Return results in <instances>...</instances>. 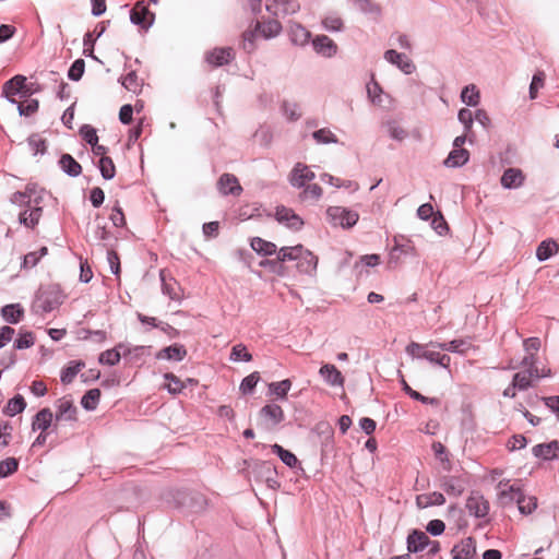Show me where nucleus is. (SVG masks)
Returning <instances> with one entry per match:
<instances>
[{"instance_id": "obj_1", "label": "nucleus", "mask_w": 559, "mask_h": 559, "mask_svg": "<svg viewBox=\"0 0 559 559\" xmlns=\"http://www.w3.org/2000/svg\"><path fill=\"white\" fill-rule=\"evenodd\" d=\"M287 261H296V266L301 273H312L316 271L318 265V258L308 249L301 245L293 247H282L278 250L276 259L263 260L260 262V266L270 267L276 271L280 275L284 274V267L281 263Z\"/></svg>"}, {"instance_id": "obj_2", "label": "nucleus", "mask_w": 559, "mask_h": 559, "mask_svg": "<svg viewBox=\"0 0 559 559\" xmlns=\"http://www.w3.org/2000/svg\"><path fill=\"white\" fill-rule=\"evenodd\" d=\"M55 428L61 423H72L78 419V407L71 396H62L55 403Z\"/></svg>"}, {"instance_id": "obj_3", "label": "nucleus", "mask_w": 559, "mask_h": 559, "mask_svg": "<svg viewBox=\"0 0 559 559\" xmlns=\"http://www.w3.org/2000/svg\"><path fill=\"white\" fill-rule=\"evenodd\" d=\"M326 215L332 225L343 228L353 227L359 218L357 212L342 206H330L326 211Z\"/></svg>"}, {"instance_id": "obj_4", "label": "nucleus", "mask_w": 559, "mask_h": 559, "mask_svg": "<svg viewBox=\"0 0 559 559\" xmlns=\"http://www.w3.org/2000/svg\"><path fill=\"white\" fill-rule=\"evenodd\" d=\"M476 555V540L466 537L455 544L451 550L452 559H473Z\"/></svg>"}, {"instance_id": "obj_5", "label": "nucleus", "mask_w": 559, "mask_h": 559, "mask_svg": "<svg viewBox=\"0 0 559 559\" xmlns=\"http://www.w3.org/2000/svg\"><path fill=\"white\" fill-rule=\"evenodd\" d=\"M130 19L134 24L147 28L153 23L154 14L143 1H139L131 10Z\"/></svg>"}, {"instance_id": "obj_6", "label": "nucleus", "mask_w": 559, "mask_h": 559, "mask_svg": "<svg viewBox=\"0 0 559 559\" xmlns=\"http://www.w3.org/2000/svg\"><path fill=\"white\" fill-rule=\"evenodd\" d=\"M298 9L295 0H266V10L275 16L292 14Z\"/></svg>"}, {"instance_id": "obj_7", "label": "nucleus", "mask_w": 559, "mask_h": 559, "mask_svg": "<svg viewBox=\"0 0 559 559\" xmlns=\"http://www.w3.org/2000/svg\"><path fill=\"white\" fill-rule=\"evenodd\" d=\"M276 219L287 227L298 230L302 227L304 221L292 210L285 206L276 207Z\"/></svg>"}, {"instance_id": "obj_8", "label": "nucleus", "mask_w": 559, "mask_h": 559, "mask_svg": "<svg viewBox=\"0 0 559 559\" xmlns=\"http://www.w3.org/2000/svg\"><path fill=\"white\" fill-rule=\"evenodd\" d=\"M26 78L23 75H15L11 80L7 81L2 87L3 95L11 100L12 103H17L14 98L15 95L23 93L26 94L27 92H24Z\"/></svg>"}, {"instance_id": "obj_9", "label": "nucleus", "mask_w": 559, "mask_h": 559, "mask_svg": "<svg viewBox=\"0 0 559 559\" xmlns=\"http://www.w3.org/2000/svg\"><path fill=\"white\" fill-rule=\"evenodd\" d=\"M466 509L476 518H485L489 512V502L480 495H472L466 500Z\"/></svg>"}, {"instance_id": "obj_10", "label": "nucleus", "mask_w": 559, "mask_h": 559, "mask_svg": "<svg viewBox=\"0 0 559 559\" xmlns=\"http://www.w3.org/2000/svg\"><path fill=\"white\" fill-rule=\"evenodd\" d=\"M313 178L314 173L307 165L298 163L292 170L290 183L294 187L301 188Z\"/></svg>"}, {"instance_id": "obj_11", "label": "nucleus", "mask_w": 559, "mask_h": 559, "mask_svg": "<svg viewBox=\"0 0 559 559\" xmlns=\"http://www.w3.org/2000/svg\"><path fill=\"white\" fill-rule=\"evenodd\" d=\"M234 50L231 48H215L206 53V61L213 67H221L229 63L234 59Z\"/></svg>"}, {"instance_id": "obj_12", "label": "nucleus", "mask_w": 559, "mask_h": 559, "mask_svg": "<svg viewBox=\"0 0 559 559\" xmlns=\"http://www.w3.org/2000/svg\"><path fill=\"white\" fill-rule=\"evenodd\" d=\"M429 536L419 530H413L407 536L408 552H419L429 545Z\"/></svg>"}, {"instance_id": "obj_13", "label": "nucleus", "mask_w": 559, "mask_h": 559, "mask_svg": "<svg viewBox=\"0 0 559 559\" xmlns=\"http://www.w3.org/2000/svg\"><path fill=\"white\" fill-rule=\"evenodd\" d=\"M384 58L392 64H395L404 73L411 74L415 70L414 63L403 53L390 49L384 53Z\"/></svg>"}, {"instance_id": "obj_14", "label": "nucleus", "mask_w": 559, "mask_h": 559, "mask_svg": "<svg viewBox=\"0 0 559 559\" xmlns=\"http://www.w3.org/2000/svg\"><path fill=\"white\" fill-rule=\"evenodd\" d=\"M217 185L223 194L239 195L242 192V187L237 177L231 174L222 175Z\"/></svg>"}, {"instance_id": "obj_15", "label": "nucleus", "mask_w": 559, "mask_h": 559, "mask_svg": "<svg viewBox=\"0 0 559 559\" xmlns=\"http://www.w3.org/2000/svg\"><path fill=\"white\" fill-rule=\"evenodd\" d=\"M319 373L325 380V382L332 386H343L344 384V377L334 365H323L320 368Z\"/></svg>"}, {"instance_id": "obj_16", "label": "nucleus", "mask_w": 559, "mask_h": 559, "mask_svg": "<svg viewBox=\"0 0 559 559\" xmlns=\"http://www.w3.org/2000/svg\"><path fill=\"white\" fill-rule=\"evenodd\" d=\"M260 416L272 426H275L284 420V411L277 404H267L260 411Z\"/></svg>"}, {"instance_id": "obj_17", "label": "nucleus", "mask_w": 559, "mask_h": 559, "mask_svg": "<svg viewBox=\"0 0 559 559\" xmlns=\"http://www.w3.org/2000/svg\"><path fill=\"white\" fill-rule=\"evenodd\" d=\"M312 45L314 50L324 57H332L337 51L336 44L325 35L318 36L313 39Z\"/></svg>"}, {"instance_id": "obj_18", "label": "nucleus", "mask_w": 559, "mask_h": 559, "mask_svg": "<svg viewBox=\"0 0 559 559\" xmlns=\"http://www.w3.org/2000/svg\"><path fill=\"white\" fill-rule=\"evenodd\" d=\"M533 454L544 460L559 459V443L551 441L545 444H537L533 448Z\"/></svg>"}, {"instance_id": "obj_19", "label": "nucleus", "mask_w": 559, "mask_h": 559, "mask_svg": "<svg viewBox=\"0 0 559 559\" xmlns=\"http://www.w3.org/2000/svg\"><path fill=\"white\" fill-rule=\"evenodd\" d=\"M431 347H438L442 350H448L452 353H459V354H465L468 352L473 346L471 342L466 340H453L448 343H433L430 342Z\"/></svg>"}, {"instance_id": "obj_20", "label": "nucleus", "mask_w": 559, "mask_h": 559, "mask_svg": "<svg viewBox=\"0 0 559 559\" xmlns=\"http://www.w3.org/2000/svg\"><path fill=\"white\" fill-rule=\"evenodd\" d=\"M524 178L521 169L508 168L501 177V185L507 189L519 188L522 186Z\"/></svg>"}, {"instance_id": "obj_21", "label": "nucleus", "mask_w": 559, "mask_h": 559, "mask_svg": "<svg viewBox=\"0 0 559 559\" xmlns=\"http://www.w3.org/2000/svg\"><path fill=\"white\" fill-rule=\"evenodd\" d=\"M440 487L450 496L459 497L464 490V483L462 479L453 476H445L441 479Z\"/></svg>"}, {"instance_id": "obj_22", "label": "nucleus", "mask_w": 559, "mask_h": 559, "mask_svg": "<svg viewBox=\"0 0 559 559\" xmlns=\"http://www.w3.org/2000/svg\"><path fill=\"white\" fill-rule=\"evenodd\" d=\"M53 414L50 408L40 409L32 421L33 430H40L45 432L52 424Z\"/></svg>"}, {"instance_id": "obj_23", "label": "nucleus", "mask_w": 559, "mask_h": 559, "mask_svg": "<svg viewBox=\"0 0 559 559\" xmlns=\"http://www.w3.org/2000/svg\"><path fill=\"white\" fill-rule=\"evenodd\" d=\"M444 502V496L438 491L421 493L416 497V506L419 509H426L432 506H442Z\"/></svg>"}, {"instance_id": "obj_24", "label": "nucleus", "mask_w": 559, "mask_h": 559, "mask_svg": "<svg viewBox=\"0 0 559 559\" xmlns=\"http://www.w3.org/2000/svg\"><path fill=\"white\" fill-rule=\"evenodd\" d=\"M250 246L252 250H254L258 254L263 257L273 255L278 253L277 247L275 243L264 240L260 237H254L251 239Z\"/></svg>"}, {"instance_id": "obj_25", "label": "nucleus", "mask_w": 559, "mask_h": 559, "mask_svg": "<svg viewBox=\"0 0 559 559\" xmlns=\"http://www.w3.org/2000/svg\"><path fill=\"white\" fill-rule=\"evenodd\" d=\"M186 355V348L182 345L175 344L159 350L157 354V358L180 361L185 358Z\"/></svg>"}, {"instance_id": "obj_26", "label": "nucleus", "mask_w": 559, "mask_h": 559, "mask_svg": "<svg viewBox=\"0 0 559 559\" xmlns=\"http://www.w3.org/2000/svg\"><path fill=\"white\" fill-rule=\"evenodd\" d=\"M499 489V498L503 502H510L515 500L519 497V493H522L521 489L515 486V484H509V481L501 480L498 484Z\"/></svg>"}, {"instance_id": "obj_27", "label": "nucleus", "mask_w": 559, "mask_h": 559, "mask_svg": "<svg viewBox=\"0 0 559 559\" xmlns=\"http://www.w3.org/2000/svg\"><path fill=\"white\" fill-rule=\"evenodd\" d=\"M559 251V245L552 240L547 239L542 241L536 250V257L539 261H545Z\"/></svg>"}, {"instance_id": "obj_28", "label": "nucleus", "mask_w": 559, "mask_h": 559, "mask_svg": "<svg viewBox=\"0 0 559 559\" xmlns=\"http://www.w3.org/2000/svg\"><path fill=\"white\" fill-rule=\"evenodd\" d=\"M469 152L465 148H453L448 158L444 160L445 166L448 167H459L463 166L468 162Z\"/></svg>"}, {"instance_id": "obj_29", "label": "nucleus", "mask_w": 559, "mask_h": 559, "mask_svg": "<svg viewBox=\"0 0 559 559\" xmlns=\"http://www.w3.org/2000/svg\"><path fill=\"white\" fill-rule=\"evenodd\" d=\"M281 24L276 20H271L263 23H258L255 27V33L261 35L264 38H271L276 36L281 32Z\"/></svg>"}, {"instance_id": "obj_30", "label": "nucleus", "mask_w": 559, "mask_h": 559, "mask_svg": "<svg viewBox=\"0 0 559 559\" xmlns=\"http://www.w3.org/2000/svg\"><path fill=\"white\" fill-rule=\"evenodd\" d=\"M1 312L3 319L9 323H17L24 314V310L19 304L7 305Z\"/></svg>"}, {"instance_id": "obj_31", "label": "nucleus", "mask_w": 559, "mask_h": 559, "mask_svg": "<svg viewBox=\"0 0 559 559\" xmlns=\"http://www.w3.org/2000/svg\"><path fill=\"white\" fill-rule=\"evenodd\" d=\"M43 214V210L40 207H33L31 210H25L20 214V222L27 227H35Z\"/></svg>"}, {"instance_id": "obj_32", "label": "nucleus", "mask_w": 559, "mask_h": 559, "mask_svg": "<svg viewBox=\"0 0 559 559\" xmlns=\"http://www.w3.org/2000/svg\"><path fill=\"white\" fill-rule=\"evenodd\" d=\"M59 163L61 168L70 176H79L82 171L81 165L69 154H63Z\"/></svg>"}, {"instance_id": "obj_33", "label": "nucleus", "mask_w": 559, "mask_h": 559, "mask_svg": "<svg viewBox=\"0 0 559 559\" xmlns=\"http://www.w3.org/2000/svg\"><path fill=\"white\" fill-rule=\"evenodd\" d=\"M519 510L522 514H531L537 508V498L519 493L516 498Z\"/></svg>"}, {"instance_id": "obj_34", "label": "nucleus", "mask_w": 559, "mask_h": 559, "mask_svg": "<svg viewBox=\"0 0 559 559\" xmlns=\"http://www.w3.org/2000/svg\"><path fill=\"white\" fill-rule=\"evenodd\" d=\"M164 378L167 381L165 388L168 390L170 394H179L186 388V382L181 381L177 376H175L171 372L165 373Z\"/></svg>"}, {"instance_id": "obj_35", "label": "nucleus", "mask_w": 559, "mask_h": 559, "mask_svg": "<svg viewBox=\"0 0 559 559\" xmlns=\"http://www.w3.org/2000/svg\"><path fill=\"white\" fill-rule=\"evenodd\" d=\"M479 91L474 84L467 85L461 93V99L468 106H476L479 103Z\"/></svg>"}, {"instance_id": "obj_36", "label": "nucleus", "mask_w": 559, "mask_h": 559, "mask_svg": "<svg viewBox=\"0 0 559 559\" xmlns=\"http://www.w3.org/2000/svg\"><path fill=\"white\" fill-rule=\"evenodd\" d=\"M122 85L132 93H139L142 87V80L138 76L135 71H130L127 73L122 80Z\"/></svg>"}, {"instance_id": "obj_37", "label": "nucleus", "mask_w": 559, "mask_h": 559, "mask_svg": "<svg viewBox=\"0 0 559 559\" xmlns=\"http://www.w3.org/2000/svg\"><path fill=\"white\" fill-rule=\"evenodd\" d=\"M100 399V390L91 389L82 397L81 404L87 411H94Z\"/></svg>"}, {"instance_id": "obj_38", "label": "nucleus", "mask_w": 559, "mask_h": 559, "mask_svg": "<svg viewBox=\"0 0 559 559\" xmlns=\"http://www.w3.org/2000/svg\"><path fill=\"white\" fill-rule=\"evenodd\" d=\"M272 451L276 453L283 463H285L289 467H295L298 463V460L294 453L288 450H285L280 444L275 443L272 445Z\"/></svg>"}, {"instance_id": "obj_39", "label": "nucleus", "mask_w": 559, "mask_h": 559, "mask_svg": "<svg viewBox=\"0 0 559 559\" xmlns=\"http://www.w3.org/2000/svg\"><path fill=\"white\" fill-rule=\"evenodd\" d=\"M26 407V402L22 395H16L8 402L5 406V414L9 416H15L22 413Z\"/></svg>"}, {"instance_id": "obj_40", "label": "nucleus", "mask_w": 559, "mask_h": 559, "mask_svg": "<svg viewBox=\"0 0 559 559\" xmlns=\"http://www.w3.org/2000/svg\"><path fill=\"white\" fill-rule=\"evenodd\" d=\"M48 253L47 247H41L38 251H33L24 255L22 267L31 269L37 265L39 260Z\"/></svg>"}, {"instance_id": "obj_41", "label": "nucleus", "mask_w": 559, "mask_h": 559, "mask_svg": "<svg viewBox=\"0 0 559 559\" xmlns=\"http://www.w3.org/2000/svg\"><path fill=\"white\" fill-rule=\"evenodd\" d=\"M425 359L430 362L437 364L443 368H449L451 364V357L447 354H441L436 350L427 349Z\"/></svg>"}, {"instance_id": "obj_42", "label": "nucleus", "mask_w": 559, "mask_h": 559, "mask_svg": "<svg viewBox=\"0 0 559 559\" xmlns=\"http://www.w3.org/2000/svg\"><path fill=\"white\" fill-rule=\"evenodd\" d=\"M402 385H403V390L405 391V393L408 394L412 399L419 401L424 404L439 405L438 399L427 397V396L421 395L419 392L413 390L405 380L402 381Z\"/></svg>"}, {"instance_id": "obj_43", "label": "nucleus", "mask_w": 559, "mask_h": 559, "mask_svg": "<svg viewBox=\"0 0 559 559\" xmlns=\"http://www.w3.org/2000/svg\"><path fill=\"white\" fill-rule=\"evenodd\" d=\"M534 378V374L532 371H523V372H516L513 377V384L519 390H526L531 386L532 379Z\"/></svg>"}, {"instance_id": "obj_44", "label": "nucleus", "mask_w": 559, "mask_h": 559, "mask_svg": "<svg viewBox=\"0 0 559 559\" xmlns=\"http://www.w3.org/2000/svg\"><path fill=\"white\" fill-rule=\"evenodd\" d=\"M83 366V362H71L68 367H66L61 372L62 383H71Z\"/></svg>"}, {"instance_id": "obj_45", "label": "nucleus", "mask_w": 559, "mask_h": 559, "mask_svg": "<svg viewBox=\"0 0 559 559\" xmlns=\"http://www.w3.org/2000/svg\"><path fill=\"white\" fill-rule=\"evenodd\" d=\"M102 176L105 179H112L116 175V167L112 159L108 156H103L98 163Z\"/></svg>"}, {"instance_id": "obj_46", "label": "nucleus", "mask_w": 559, "mask_h": 559, "mask_svg": "<svg viewBox=\"0 0 559 559\" xmlns=\"http://www.w3.org/2000/svg\"><path fill=\"white\" fill-rule=\"evenodd\" d=\"M545 72L544 71H537L532 79L531 85H530V98L535 99L538 94V90L544 87L545 85Z\"/></svg>"}, {"instance_id": "obj_47", "label": "nucleus", "mask_w": 559, "mask_h": 559, "mask_svg": "<svg viewBox=\"0 0 559 559\" xmlns=\"http://www.w3.org/2000/svg\"><path fill=\"white\" fill-rule=\"evenodd\" d=\"M230 360L233 361H250L252 360V355L248 352L247 347L243 344H237L231 348Z\"/></svg>"}, {"instance_id": "obj_48", "label": "nucleus", "mask_w": 559, "mask_h": 559, "mask_svg": "<svg viewBox=\"0 0 559 559\" xmlns=\"http://www.w3.org/2000/svg\"><path fill=\"white\" fill-rule=\"evenodd\" d=\"M312 136L318 143H322V144L337 142L335 134L326 128L314 131Z\"/></svg>"}, {"instance_id": "obj_49", "label": "nucleus", "mask_w": 559, "mask_h": 559, "mask_svg": "<svg viewBox=\"0 0 559 559\" xmlns=\"http://www.w3.org/2000/svg\"><path fill=\"white\" fill-rule=\"evenodd\" d=\"M19 461L15 457H8L0 462V477H8L17 471Z\"/></svg>"}, {"instance_id": "obj_50", "label": "nucleus", "mask_w": 559, "mask_h": 559, "mask_svg": "<svg viewBox=\"0 0 559 559\" xmlns=\"http://www.w3.org/2000/svg\"><path fill=\"white\" fill-rule=\"evenodd\" d=\"M259 380H260L259 372L255 371V372L250 373L242 380V382L240 384V391L243 394L251 393L253 391V389L255 388V385L258 384Z\"/></svg>"}, {"instance_id": "obj_51", "label": "nucleus", "mask_w": 559, "mask_h": 559, "mask_svg": "<svg viewBox=\"0 0 559 559\" xmlns=\"http://www.w3.org/2000/svg\"><path fill=\"white\" fill-rule=\"evenodd\" d=\"M290 386L292 382L288 379L280 382H273L269 385L270 391L282 399L286 397Z\"/></svg>"}, {"instance_id": "obj_52", "label": "nucleus", "mask_w": 559, "mask_h": 559, "mask_svg": "<svg viewBox=\"0 0 559 559\" xmlns=\"http://www.w3.org/2000/svg\"><path fill=\"white\" fill-rule=\"evenodd\" d=\"M428 346H431L430 343L423 345L416 342H411L406 347V353L414 358H425Z\"/></svg>"}, {"instance_id": "obj_53", "label": "nucleus", "mask_w": 559, "mask_h": 559, "mask_svg": "<svg viewBox=\"0 0 559 559\" xmlns=\"http://www.w3.org/2000/svg\"><path fill=\"white\" fill-rule=\"evenodd\" d=\"M17 109L20 115L31 116L38 110V100L36 99H26L17 104Z\"/></svg>"}, {"instance_id": "obj_54", "label": "nucleus", "mask_w": 559, "mask_h": 559, "mask_svg": "<svg viewBox=\"0 0 559 559\" xmlns=\"http://www.w3.org/2000/svg\"><path fill=\"white\" fill-rule=\"evenodd\" d=\"M120 361V353L116 349H108L100 354L99 362L108 366H115Z\"/></svg>"}, {"instance_id": "obj_55", "label": "nucleus", "mask_w": 559, "mask_h": 559, "mask_svg": "<svg viewBox=\"0 0 559 559\" xmlns=\"http://www.w3.org/2000/svg\"><path fill=\"white\" fill-rule=\"evenodd\" d=\"M84 69H85L84 60L78 59L72 63V66L69 70L68 76L73 81H79L84 73Z\"/></svg>"}, {"instance_id": "obj_56", "label": "nucleus", "mask_w": 559, "mask_h": 559, "mask_svg": "<svg viewBox=\"0 0 559 559\" xmlns=\"http://www.w3.org/2000/svg\"><path fill=\"white\" fill-rule=\"evenodd\" d=\"M35 337L32 332H25L20 335L14 342V347L17 349H25L34 345Z\"/></svg>"}, {"instance_id": "obj_57", "label": "nucleus", "mask_w": 559, "mask_h": 559, "mask_svg": "<svg viewBox=\"0 0 559 559\" xmlns=\"http://www.w3.org/2000/svg\"><path fill=\"white\" fill-rule=\"evenodd\" d=\"M107 260L110 266L111 272L119 278L120 276V259L116 251L110 250L107 253Z\"/></svg>"}, {"instance_id": "obj_58", "label": "nucleus", "mask_w": 559, "mask_h": 559, "mask_svg": "<svg viewBox=\"0 0 559 559\" xmlns=\"http://www.w3.org/2000/svg\"><path fill=\"white\" fill-rule=\"evenodd\" d=\"M321 195L322 188L317 183L308 185L302 192L304 199L307 200H318Z\"/></svg>"}, {"instance_id": "obj_59", "label": "nucleus", "mask_w": 559, "mask_h": 559, "mask_svg": "<svg viewBox=\"0 0 559 559\" xmlns=\"http://www.w3.org/2000/svg\"><path fill=\"white\" fill-rule=\"evenodd\" d=\"M81 135L83 140L88 144H96L98 142V136L96 130L91 126H84L81 129Z\"/></svg>"}, {"instance_id": "obj_60", "label": "nucleus", "mask_w": 559, "mask_h": 559, "mask_svg": "<svg viewBox=\"0 0 559 559\" xmlns=\"http://www.w3.org/2000/svg\"><path fill=\"white\" fill-rule=\"evenodd\" d=\"M28 145L34 151L35 154L44 153L46 151V142L38 135H32L28 139Z\"/></svg>"}, {"instance_id": "obj_61", "label": "nucleus", "mask_w": 559, "mask_h": 559, "mask_svg": "<svg viewBox=\"0 0 559 559\" xmlns=\"http://www.w3.org/2000/svg\"><path fill=\"white\" fill-rule=\"evenodd\" d=\"M15 334L13 328L4 325L0 329V348L10 343Z\"/></svg>"}, {"instance_id": "obj_62", "label": "nucleus", "mask_w": 559, "mask_h": 559, "mask_svg": "<svg viewBox=\"0 0 559 559\" xmlns=\"http://www.w3.org/2000/svg\"><path fill=\"white\" fill-rule=\"evenodd\" d=\"M323 26L328 31H340L343 26V22L338 16L331 15L323 20Z\"/></svg>"}, {"instance_id": "obj_63", "label": "nucleus", "mask_w": 559, "mask_h": 559, "mask_svg": "<svg viewBox=\"0 0 559 559\" xmlns=\"http://www.w3.org/2000/svg\"><path fill=\"white\" fill-rule=\"evenodd\" d=\"M90 200L94 207H99L105 200V193L99 187H95L91 190Z\"/></svg>"}, {"instance_id": "obj_64", "label": "nucleus", "mask_w": 559, "mask_h": 559, "mask_svg": "<svg viewBox=\"0 0 559 559\" xmlns=\"http://www.w3.org/2000/svg\"><path fill=\"white\" fill-rule=\"evenodd\" d=\"M367 92H368V95H369L370 99L372 100V103H374V104L381 103L380 94H381L382 90L377 82L369 83L367 85Z\"/></svg>"}]
</instances>
